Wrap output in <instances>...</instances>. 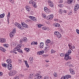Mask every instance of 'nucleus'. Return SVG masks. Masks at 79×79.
Listing matches in <instances>:
<instances>
[{
    "instance_id": "obj_1",
    "label": "nucleus",
    "mask_w": 79,
    "mask_h": 79,
    "mask_svg": "<svg viewBox=\"0 0 79 79\" xmlns=\"http://www.w3.org/2000/svg\"><path fill=\"white\" fill-rule=\"evenodd\" d=\"M17 73V72L15 70H13L9 73V75L10 76H15Z\"/></svg>"
},
{
    "instance_id": "obj_2",
    "label": "nucleus",
    "mask_w": 79,
    "mask_h": 79,
    "mask_svg": "<svg viewBox=\"0 0 79 79\" xmlns=\"http://www.w3.org/2000/svg\"><path fill=\"white\" fill-rule=\"evenodd\" d=\"M29 3L30 4H32V6H33L34 7H35V8L37 7V6H36V4H35V2H34L33 0H30L29 2Z\"/></svg>"
},
{
    "instance_id": "obj_3",
    "label": "nucleus",
    "mask_w": 79,
    "mask_h": 79,
    "mask_svg": "<svg viewBox=\"0 0 79 79\" xmlns=\"http://www.w3.org/2000/svg\"><path fill=\"white\" fill-rule=\"evenodd\" d=\"M69 54H65V56L64 57V60H69Z\"/></svg>"
},
{
    "instance_id": "obj_4",
    "label": "nucleus",
    "mask_w": 79,
    "mask_h": 79,
    "mask_svg": "<svg viewBox=\"0 0 79 79\" xmlns=\"http://www.w3.org/2000/svg\"><path fill=\"white\" fill-rule=\"evenodd\" d=\"M21 24L23 27H24L25 28H28L29 27L28 25L24 23H22Z\"/></svg>"
},
{
    "instance_id": "obj_5",
    "label": "nucleus",
    "mask_w": 79,
    "mask_h": 79,
    "mask_svg": "<svg viewBox=\"0 0 79 79\" xmlns=\"http://www.w3.org/2000/svg\"><path fill=\"white\" fill-rule=\"evenodd\" d=\"M53 18V16L49 15L47 17V20H52Z\"/></svg>"
},
{
    "instance_id": "obj_6",
    "label": "nucleus",
    "mask_w": 79,
    "mask_h": 79,
    "mask_svg": "<svg viewBox=\"0 0 79 79\" xmlns=\"http://www.w3.org/2000/svg\"><path fill=\"white\" fill-rule=\"evenodd\" d=\"M29 18L31 19V20H33L34 21H35V22L37 21V20H36V19H35V17L31 16H29Z\"/></svg>"
},
{
    "instance_id": "obj_7",
    "label": "nucleus",
    "mask_w": 79,
    "mask_h": 79,
    "mask_svg": "<svg viewBox=\"0 0 79 79\" xmlns=\"http://www.w3.org/2000/svg\"><path fill=\"white\" fill-rule=\"evenodd\" d=\"M35 79H42V76L40 75H38L35 76Z\"/></svg>"
},
{
    "instance_id": "obj_8",
    "label": "nucleus",
    "mask_w": 79,
    "mask_h": 79,
    "mask_svg": "<svg viewBox=\"0 0 79 79\" xmlns=\"http://www.w3.org/2000/svg\"><path fill=\"white\" fill-rule=\"evenodd\" d=\"M17 26L18 27V28H19V29H20L21 30L24 29V27H23L22 26H21V25L19 23V24L17 25Z\"/></svg>"
},
{
    "instance_id": "obj_9",
    "label": "nucleus",
    "mask_w": 79,
    "mask_h": 79,
    "mask_svg": "<svg viewBox=\"0 0 79 79\" xmlns=\"http://www.w3.org/2000/svg\"><path fill=\"white\" fill-rule=\"evenodd\" d=\"M7 69L9 70H10V69H11L12 68H13V67H12V64H8L7 65Z\"/></svg>"
},
{
    "instance_id": "obj_10",
    "label": "nucleus",
    "mask_w": 79,
    "mask_h": 79,
    "mask_svg": "<svg viewBox=\"0 0 79 79\" xmlns=\"http://www.w3.org/2000/svg\"><path fill=\"white\" fill-rule=\"evenodd\" d=\"M51 42V40H50L48 39L46 40V41L45 43L46 45H49V44Z\"/></svg>"
},
{
    "instance_id": "obj_11",
    "label": "nucleus",
    "mask_w": 79,
    "mask_h": 79,
    "mask_svg": "<svg viewBox=\"0 0 79 79\" xmlns=\"http://www.w3.org/2000/svg\"><path fill=\"white\" fill-rule=\"evenodd\" d=\"M69 71H70V73L72 74H75L74 72V70L73 69L71 68H70Z\"/></svg>"
},
{
    "instance_id": "obj_12",
    "label": "nucleus",
    "mask_w": 79,
    "mask_h": 79,
    "mask_svg": "<svg viewBox=\"0 0 79 79\" xmlns=\"http://www.w3.org/2000/svg\"><path fill=\"white\" fill-rule=\"evenodd\" d=\"M44 53V51L42 50L40 52H38L37 53V55H42Z\"/></svg>"
},
{
    "instance_id": "obj_13",
    "label": "nucleus",
    "mask_w": 79,
    "mask_h": 79,
    "mask_svg": "<svg viewBox=\"0 0 79 79\" xmlns=\"http://www.w3.org/2000/svg\"><path fill=\"white\" fill-rule=\"evenodd\" d=\"M0 42L2 43H5L6 42V40L5 38H0Z\"/></svg>"
},
{
    "instance_id": "obj_14",
    "label": "nucleus",
    "mask_w": 79,
    "mask_h": 79,
    "mask_svg": "<svg viewBox=\"0 0 79 79\" xmlns=\"http://www.w3.org/2000/svg\"><path fill=\"white\" fill-rule=\"evenodd\" d=\"M45 50L46 51V52H48V50L50 49V46L47 45V47H45Z\"/></svg>"
},
{
    "instance_id": "obj_15",
    "label": "nucleus",
    "mask_w": 79,
    "mask_h": 79,
    "mask_svg": "<svg viewBox=\"0 0 79 79\" xmlns=\"http://www.w3.org/2000/svg\"><path fill=\"white\" fill-rule=\"evenodd\" d=\"M14 35H15V33H14L13 32L11 31L10 34V37H13Z\"/></svg>"
},
{
    "instance_id": "obj_16",
    "label": "nucleus",
    "mask_w": 79,
    "mask_h": 79,
    "mask_svg": "<svg viewBox=\"0 0 79 79\" xmlns=\"http://www.w3.org/2000/svg\"><path fill=\"white\" fill-rule=\"evenodd\" d=\"M73 0H68L67 3L69 4V5H72Z\"/></svg>"
},
{
    "instance_id": "obj_17",
    "label": "nucleus",
    "mask_w": 79,
    "mask_h": 79,
    "mask_svg": "<svg viewBox=\"0 0 79 79\" xmlns=\"http://www.w3.org/2000/svg\"><path fill=\"white\" fill-rule=\"evenodd\" d=\"M2 65L4 68H7L8 67V64L5 63H3L2 64Z\"/></svg>"
},
{
    "instance_id": "obj_18",
    "label": "nucleus",
    "mask_w": 79,
    "mask_h": 79,
    "mask_svg": "<svg viewBox=\"0 0 79 79\" xmlns=\"http://www.w3.org/2000/svg\"><path fill=\"white\" fill-rule=\"evenodd\" d=\"M29 60L30 61L31 63H32L33 62V60H34L33 57H31L29 58Z\"/></svg>"
},
{
    "instance_id": "obj_19",
    "label": "nucleus",
    "mask_w": 79,
    "mask_h": 79,
    "mask_svg": "<svg viewBox=\"0 0 79 79\" xmlns=\"http://www.w3.org/2000/svg\"><path fill=\"white\" fill-rule=\"evenodd\" d=\"M54 24V26L55 27H60V25L58 23H55Z\"/></svg>"
},
{
    "instance_id": "obj_20",
    "label": "nucleus",
    "mask_w": 79,
    "mask_h": 79,
    "mask_svg": "<svg viewBox=\"0 0 79 79\" xmlns=\"http://www.w3.org/2000/svg\"><path fill=\"white\" fill-rule=\"evenodd\" d=\"M0 50H1L2 52H5V51H6V50L4 49L3 47H0Z\"/></svg>"
},
{
    "instance_id": "obj_21",
    "label": "nucleus",
    "mask_w": 79,
    "mask_h": 79,
    "mask_svg": "<svg viewBox=\"0 0 79 79\" xmlns=\"http://www.w3.org/2000/svg\"><path fill=\"white\" fill-rule=\"evenodd\" d=\"M44 47V43H41L40 46V48H43Z\"/></svg>"
},
{
    "instance_id": "obj_22",
    "label": "nucleus",
    "mask_w": 79,
    "mask_h": 79,
    "mask_svg": "<svg viewBox=\"0 0 79 79\" xmlns=\"http://www.w3.org/2000/svg\"><path fill=\"white\" fill-rule=\"evenodd\" d=\"M6 62L7 63H11V60L10 59H8L6 60Z\"/></svg>"
},
{
    "instance_id": "obj_23",
    "label": "nucleus",
    "mask_w": 79,
    "mask_h": 79,
    "mask_svg": "<svg viewBox=\"0 0 79 79\" xmlns=\"http://www.w3.org/2000/svg\"><path fill=\"white\" fill-rule=\"evenodd\" d=\"M23 41L24 42H27V39L26 37H24L23 39Z\"/></svg>"
},
{
    "instance_id": "obj_24",
    "label": "nucleus",
    "mask_w": 79,
    "mask_h": 79,
    "mask_svg": "<svg viewBox=\"0 0 79 79\" xmlns=\"http://www.w3.org/2000/svg\"><path fill=\"white\" fill-rule=\"evenodd\" d=\"M57 37H58V38H61V34H60V33H59L58 34V35H56Z\"/></svg>"
},
{
    "instance_id": "obj_25",
    "label": "nucleus",
    "mask_w": 79,
    "mask_h": 79,
    "mask_svg": "<svg viewBox=\"0 0 79 79\" xmlns=\"http://www.w3.org/2000/svg\"><path fill=\"white\" fill-rule=\"evenodd\" d=\"M31 45H36L37 44V42H35V41H33L31 43Z\"/></svg>"
},
{
    "instance_id": "obj_26",
    "label": "nucleus",
    "mask_w": 79,
    "mask_h": 79,
    "mask_svg": "<svg viewBox=\"0 0 79 79\" xmlns=\"http://www.w3.org/2000/svg\"><path fill=\"white\" fill-rule=\"evenodd\" d=\"M5 16V14L3 13L0 15V18H3Z\"/></svg>"
},
{
    "instance_id": "obj_27",
    "label": "nucleus",
    "mask_w": 79,
    "mask_h": 79,
    "mask_svg": "<svg viewBox=\"0 0 79 79\" xmlns=\"http://www.w3.org/2000/svg\"><path fill=\"white\" fill-rule=\"evenodd\" d=\"M74 10H79V6H76L74 8Z\"/></svg>"
},
{
    "instance_id": "obj_28",
    "label": "nucleus",
    "mask_w": 79,
    "mask_h": 79,
    "mask_svg": "<svg viewBox=\"0 0 79 79\" xmlns=\"http://www.w3.org/2000/svg\"><path fill=\"white\" fill-rule=\"evenodd\" d=\"M25 8H26V10H31V7H30L26 6Z\"/></svg>"
},
{
    "instance_id": "obj_29",
    "label": "nucleus",
    "mask_w": 79,
    "mask_h": 79,
    "mask_svg": "<svg viewBox=\"0 0 79 79\" xmlns=\"http://www.w3.org/2000/svg\"><path fill=\"white\" fill-rule=\"evenodd\" d=\"M55 52H56V51L53 49H51V53H54Z\"/></svg>"
},
{
    "instance_id": "obj_30",
    "label": "nucleus",
    "mask_w": 79,
    "mask_h": 79,
    "mask_svg": "<svg viewBox=\"0 0 79 79\" xmlns=\"http://www.w3.org/2000/svg\"><path fill=\"white\" fill-rule=\"evenodd\" d=\"M60 33V32H59L57 31H56L55 32H54V34H55V35H57L58 34H59Z\"/></svg>"
},
{
    "instance_id": "obj_31",
    "label": "nucleus",
    "mask_w": 79,
    "mask_h": 79,
    "mask_svg": "<svg viewBox=\"0 0 79 79\" xmlns=\"http://www.w3.org/2000/svg\"><path fill=\"white\" fill-rule=\"evenodd\" d=\"M42 29L43 30H44V31H45V30H47V29H48V27H42Z\"/></svg>"
},
{
    "instance_id": "obj_32",
    "label": "nucleus",
    "mask_w": 79,
    "mask_h": 79,
    "mask_svg": "<svg viewBox=\"0 0 79 79\" xmlns=\"http://www.w3.org/2000/svg\"><path fill=\"white\" fill-rule=\"evenodd\" d=\"M49 5L50 6H51V7H53V3L51 2V3L49 4Z\"/></svg>"
},
{
    "instance_id": "obj_33",
    "label": "nucleus",
    "mask_w": 79,
    "mask_h": 79,
    "mask_svg": "<svg viewBox=\"0 0 79 79\" xmlns=\"http://www.w3.org/2000/svg\"><path fill=\"white\" fill-rule=\"evenodd\" d=\"M17 48L18 49V50H19V49H20V48H21V46L19 45H18L17 46Z\"/></svg>"
},
{
    "instance_id": "obj_34",
    "label": "nucleus",
    "mask_w": 79,
    "mask_h": 79,
    "mask_svg": "<svg viewBox=\"0 0 79 79\" xmlns=\"http://www.w3.org/2000/svg\"><path fill=\"white\" fill-rule=\"evenodd\" d=\"M18 51L20 53H23V52L22 51V50L21 49H18Z\"/></svg>"
},
{
    "instance_id": "obj_35",
    "label": "nucleus",
    "mask_w": 79,
    "mask_h": 79,
    "mask_svg": "<svg viewBox=\"0 0 79 79\" xmlns=\"http://www.w3.org/2000/svg\"><path fill=\"white\" fill-rule=\"evenodd\" d=\"M24 50H26L27 52H29L30 50H29V49L28 48H25L24 49Z\"/></svg>"
},
{
    "instance_id": "obj_36",
    "label": "nucleus",
    "mask_w": 79,
    "mask_h": 79,
    "mask_svg": "<svg viewBox=\"0 0 79 79\" xmlns=\"http://www.w3.org/2000/svg\"><path fill=\"white\" fill-rule=\"evenodd\" d=\"M4 47H6V48H8V44H5L3 45Z\"/></svg>"
},
{
    "instance_id": "obj_37",
    "label": "nucleus",
    "mask_w": 79,
    "mask_h": 79,
    "mask_svg": "<svg viewBox=\"0 0 79 79\" xmlns=\"http://www.w3.org/2000/svg\"><path fill=\"white\" fill-rule=\"evenodd\" d=\"M59 7L60 8H63L64 6V4H61L59 5Z\"/></svg>"
},
{
    "instance_id": "obj_38",
    "label": "nucleus",
    "mask_w": 79,
    "mask_h": 79,
    "mask_svg": "<svg viewBox=\"0 0 79 79\" xmlns=\"http://www.w3.org/2000/svg\"><path fill=\"white\" fill-rule=\"evenodd\" d=\"M16 29L15 28H14L13 30L11 32H13V33H14V34H15L16 33Z\"/></svg>"
},
{
    "instance_id": "obj_39",
    "label": "nucleus",
    "mask_w": 79,
    "mask_h": 79,
    "mask_svg": "<svg viewBox=\"0 0 79 79\" xmlns=\"http://www.w3.org/2000/svg\"><path fill=\"white\" fill-rule=\"evenodd\" d=\"M9 1L11 3L13 4H15V3H14V0H9Z\"/></svg>"
},
{
    "instance_id": "obj_40",
    "label": "nucleus",
    "mask_w": 79,
    "mask_h": 79,
    "mask_svg": "<svg viewBox=\"0 0 79 79\" xmlns=\"http://www.w3.org/2000/svg\"><path fill=\"white\" fill-rule=\"evenodd\" d=\"M49 79V76H46L44 77V79Z\"/></svg>"
},
{
    "instance_id": "obj_41",
    "label": "nucleus",
    "mask_w": 79,
    "mask_h": 79,
    "mask_svg": "<svg viewBox=\"0 0 79 79\" xmlns=\"http://www.w3.org/2000/svg\"><path fill=\"white\" fill-rule=\"evenodd\" d=\"M42 16L43 18H46V17H47V16H46V15H45V14H42Z\"/></svg>"
},
{
    "instance_id": "obj_42",
    "label": "nucleus",
    "mask_w": 79,
    "mask_h": 79,
    "mask_svg": "<svg viewBox=\"0 0 79 79\" xmlns=\"http://www.w3.org/2000/svg\"><path fill=\"white\" fill-rule=\"evenodd\" d=\"M54 75L55 77H57V73L56 72L54 73Z\"/></svg>"
},
{
    "instance_id": "obj_43",
    "label": "nucleus",
    "mask_w": 79,
    "mask_h": 79,
    "mask_svg": "<svg viewBox=\"0 0 79 79\" xmlns=\"http://www.w3.org/2000/svg\"><path fill=\"white\" fill-rule=\"evenodd\" d=\"M68 53L69 55H70V54L72 53V52L71 51V50H69L68 51Z\"/></svg>"
},
{
    "instance_id": "obj_44",
    "label": "nucleus",
    "mask_w": 79,
    "mask_h": 79,
    "mask_svg": "<svg viewBox=\"0 0 79 79\" xmlns=\"http://www.w3.org/2000/svg\"><path fill=\"white\" fill-rule=\"evenodd\" d=\"M10 12L8 13V14L7 15V18H9V19H10Z\"/></svg>"
},
{
    "instance_id": "obj_45",
    "label": "nucleus",
    "mask_w": 79,
    "mask_h": 79,
    "mask_svg": "<svg viewBox=\"0 0 79 79\" xmlns=\"http://www.w3.org/2000/svg\"><path fill=\"white\" fill-rule=\"evenodd\" d=\"M44 11L47 13H50V11L48 10H44Z\"/></svg>"
},
{
    "instance_id": "obj_46",
    "label": "nucleus",
    "mask_w": 79,
    "mask_h": 79,
    "mask_svg": "<svg viewBox=\"0 0 79 79\" xmlns=\"http://www.w3.org/2000/svg\"><path fill=\"white\" fill-rule=\"evenodd\" d=\"M66 76H67L68 78H71V76L69 75H66Z\"/></svg>"
},
{
    "instance_id": "obj_47",
    "label": "nucleus",
    "mask_w": 79,
    "mask_h": 79,
    "mask_svg": "<svg viewBox=\"0 0 79 79\" xmlns=\"http://www.w3.org/2000/svg\"><path fill=\"white\" fill-rule=\"evenodd\" d=\"M71 48L72 49H74V48H75V47H74V46L73 45H72V46H71Z\"/></svg>"
},
{
    "instance_id": "obj_48",
    "label": "nucleus",
    "mask_w": 79,
    "mask_h": 79,
    "mask_svg": "<svg viewBox=\"0 0 79 79\" xmlns=\"http://www.w3.org/2000/svg\"><path fill=\"white\" fill-rule=\"evenodd\" d=\"M59 12L60 13V14H62V13H63V11L62 10H59Z\"/></svg>"
},
{
    "instance_id": "obj_49",
    "label": "nucleus",
    "mask_w": 79,
    "mask_h": 79,
    "mask_svg": "<svg viewBox=\"0 0 79 79\" xmlns=\"http://www.w3.org/2000/svg\"><path fill=\"white\" fill-rule=\"evenodd\" d=\"M15 45H16V43H15L14 42L12 43V46L13 47H14V46H15Z\"/></svg>"
},
{
    "instance_id": "obj_50",
    "label": "nucleus",
    "mask_w": 79,
    "mask_h": 79,
    "mask_svg": "<svg viewBox=\"0 0 79 79\" xmlns=\"http://www.w3.org/2000/svg\"><path fill=\"white\" fill-rule=\"evenodd\" d=\"M14 79H19V77H15L14 78Z\"/></svg>"
},
{
    "instance_id": "obj_51",
    "label": "nucleus",
    "mask_w": 79,
    "mask_h": 79,
    "mask_svg": "<svg viewBox=\"0 0 79 79\" xmlns=\"http://www.w3.org/2000/svg\"><path fill=\"white\" fill-rule=\"evenodd\" d=\"M30 78H31V79H32V77L33 76V74H31L30 75Z\"/></svg>"
},
{
    "instance_id": "obj_52",
    "label": "nucleus",
    "mask_w": 79,
    "mask_h": 79,
    "mask_svg": "<svg viewBox=\"0 0 79 79\" xmlns=\"http://www.w3.org/2000/svg\"><path fill=\"white\" fill-rule=\"evenodd\" d=\"M76 32L78 34H79V30L78 29H76Z\"/></svg>"
},
{
    "instance_id": "obj_53",
    "label": "nucleus",
    "mask_w": 79,
    "mask_h": 79,
    "mask_svg": "<svg viewBox=\"0 0 79 79\" xmlns=\"http://www.w3.org/2000/svg\"><path fill=\"white\" fill-rule=\"evenodd\" d=\"M44 10H48V9L47 8V7H44Z\"/></svg>"
},
{
    "instance_id": "obj_54",
    "label": "nucleus",
    "mask_w": 79,
    "mask_h": 79,
    "mask_svg": "<svg viewBox=\"0 0 79 79\" xmlns=\"http://www.w3.org/2000/svg\"><path fill=\"white\" fill-rule=\"evenodd\" d=\"M60 56H61V57H63V56H64V54H63V53H61L60 54Z\"/></svg>"
},
{
    "instance_id": "obj_55",
    "label": "nucleus",
    "mask_w": 79,
    "mask_h": 79,
    "mask_svg": "<svg viewBox=\"0 0 79 79\" xmlns=\"http://www.w3.org/2000/svg\"><path fill=\"white\" fill-rule=\"evenodd\" d=\"M24 62H25V63L26 65L28 64V63H27V60H24Z\"/></svg>"
},
{
    "instance_id": "obj_56",
    "label": "nucleus",
    "mask_w": 79,
    "mask_h": 79,
    "mask_svg": "<svg viewBox=\"0 0 79 79\" xmlns=\"http://www.w3.org/2000/svg\"><path fill=\"white\" fill-rule=\"evenodd\" d=\"M43 56L44 58H46V57H47V56H48L47 55H43Z\"/></svg>"
},
{
    "instance_id": "obj_57",
    "label": "nucleus",
    "mask_w": 79,
    "mask_h": 79,
    "mask_svg": "<svg viewBox=\"0 0 79 79\" xmlns=\"http://www.w3.org/2000/svg\"><path fill=\"white\" fill-rule=\"evenodd\" d=\"M14 51H17V50L18 51V49L17 48H15L14 49Z\"/></svg>"
},
{
    "instance_id": "obj_58",
    "label": "nucleus",
    "mask_w": 79,
    "mask_h": 79,
    "mask_svg": "<svg viewBox=\"0 0 79 79\" xmlns=\"http://www.w3.org/2000/svg\"><path fill=\"white\" fill-rule=\"evenodd\" d=\"M65 79H68V78L67 76V75H66L65 76Z\"/></svg>"
},
{
    "instance_id": "obj_59",
    "label": "nucleus",
    "mask_w": 79,
    "mask_h": 79,
    "mask_svg": "<svg viewBox=\"0 0 79 79\" xmlns=\"http://www.w3.org/2000/svg\"><path fill=\"white\" fill-rule=\"evenodd\" d=\"M43 25H41L40 24H39L38 25V27H39V28H41V27H42V26Z\"/></svg>"
},
{
    "instance_id": "obj_60",
    "label": "nucleus",
    "mask_w": 79,
    "mask_h": 79,
    "mask_svg": "<svg viewBox=\"0 0 79 79\" xmlns=\"http://www.w3.org/2000/svg\"><path fill=\"white\" fill-rule=\"evenodd\" d=\"M30 13H31L32 15H34V12L32 11V10H31Z\"/></svg>"
},
{
    "instance_id": "obj_61",
    "label": "nucleus",
    "mask_w": 79,
    "mask_h": 79,
    "mask_svg": "<svg viewBox=\"0 0 79 79\" xmlns=\"http://www.w3.org/2000/svg\"><path fill=\"white\" fill-rule=\"evenodd\" d=\"M3 75V72L0 71V76H2Z\"/></svg>"
},
{
    "instance_id": "obj_62",
    "label": "nucleus",
    "mask_w": 79,
    "mask_h": 79,
    "mask_svg": "<svg viewBox=\"0 0 79 79\" xmlns=\"http://www.w3.org/2000/svg\"><path fill=\"white\" fill-rule=\"evenodd\" d=\"M48 4H49V5L51 3H52V2L51 1H48Z\"/></svg>"
},
{
    "instance_id": "obj_63",
    "label": "nucleus",
    "mask_w": 79,
    "mask_h": 79,
    "mask_svg": "<svg viewBox=\"0 0 79 79\" xmlns=\"http://www.w3.org/2000/svg\"><path fill=\"white\" fill-rule=\"evenodd\" d=\"M19 24V23H15V26H18V25Z\"/></svg>"
},
{
    "instance_id": "obj_64",
    "label": "nucleus",
    "mask_w": 79,
    "mask_h": 79,
    "mask_svg": "<svg viewBox=\"0 0 79 79\" xmlns=\"http://www.w3.org/2000/svg\"><path fill=\"white\" fill-rule=\"evenodd\" d=\"M61 79H65V77H62L61 78Z\"/></svg>"
}]
</instances>
